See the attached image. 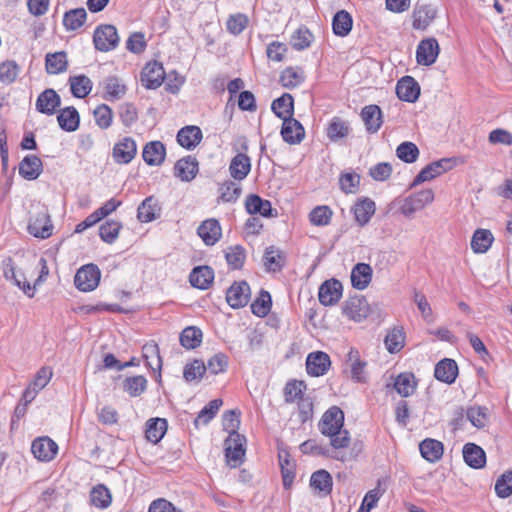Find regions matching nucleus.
<instances>
[{"label":"nucleus","mask_w":512,"mask_h":512,"mask_svg":"<svg viewBox=\"0 0 512 512\" xmlns=\"http://www.w3.org/2000/svg\"><path fill=\"white\" fill-rule=\"evenodd\" d=\"M344 412L338 406H332L322 415L318 429L322 435L330 437V444L335 449L346 448L350 444V434L343 430Z\"/></svg>","instance_id":"nucleus-1"},{"label":"nucleus","mask_w":512,"mask_h":512,"mask_svg":"<svg viewBox=\"0 0 512 512\" xmlns=\"http://www.w3.org/2000/svg\"><path fill=\"white\" fill-rule=\"evenodd\" d=\"M28 232L40 239H47L52 235L53 224L46 205L36 202L29 211Z\"/></svg>","instance_id":"nucleus-2"},{"label":"nucleus","mask_w":512,"mask_h":512,"mask_svg":"<svg viewBox=\"0 0 512 512\" xmlns=\"http://www.w3.org/2000/svg\"><path fill=\"white\" fill-rule=\"evenodd\" d=\"M246 438L239 433H230L225 440V456L227 463L231 467H237L242 464L245 456Z\"/></svg>","instance_id":"nucleus-3"},{"label":"nucleus","mask_w":512,"mask_h":512,"mask_svg":"<svg viewBox=\"0 0 512 512\" xmlns=\"http://www.w3.org/2000/svg\"><path fill=\"white\" fill-rule=\"evenodd\" d=\"M119 40L117 29L111 24L98 26L93 34L95 48L102 52L115 49L119 44Z\"/></svg>","instance_id":"nucleus-4"},{"label":"nucleus","mask_w":512,"mask_h":512,"mask_svg":"<svg viewBox=\"0 0 512 512\" xmlns=\"http://www.w3.org/2000/svg\"><path fill=\"white\" fill-rule=\"evenodd\" d=\"M101 278V272L97 265L86 264L75 274L74 283L77 289L83 292H90L96 289Z\"/></svg>","instance_id":"nucleus-5"},{"label":"nucleus","mask_w":512,"mask_h":512,"mask_svg":"<svg viewBox=\"0 0 512 512\" xmlns=\"http://www.w3.org/2000/svg\"><path fill=\"white\" fill-rule=\"evenodd\" d=\"M434 201V192L432 189H424L416 192L403 201L400 207L401 213L406 217H411L415 212L424 209L428 204Z\"/></svg>","instance_id":"nucleus-6"},{"label":"nucleus","mask_w":512,"mask_h":512,"mask_svg":"<svg viewBox=\"0 0 512 512\" xmlns=\"http://www.w3.org/2000/svg\"><path fill=\"white\" fill-rule=\"evenodd\" d=\"M453 167V160L451 158H442L426 165L419 174L414 178L411 188L423 182L430 181L435 177L449 171Z\"/></svg>","instance_id":"nucleus-7"},{"label":"nucleus","mask_w":512,"mask_h":512,"mask_svg":"<svg viewBox=\"0 0 512 512\" xmlns=\"http://www.w3.org/2000/svg\"><path fill=\"white\" fill-rule=\"evenodd\" d=\"M342 310L350 320L360 322L368 316L369 305L364 296L355 295L344 302Z\"/></svg>","instance_id":"nucleus-8"},{"label":"nucleus","mask_w":512,"mask_h":512,"mask_svg":"<svg viewBox=\"0 0 512 512\" xmlns=\"http://www.w3.org/2000/svg\"><path fill=\"white\" fill-rule=\"evenodd\" d=\"M251 290L246 281L234 282L226 292V301L233 309L242 308L250 300Z\"/></svg>","instance_id":"nucleus-9"},{"label":"nucleus","mask_w":512,"mask_h":512,"mask_svg":"<svg viewBox=\"0 0 512 512\" xmlns=\"http://www.w3.org/2000/svg\"><path fill=\"white\" fill-rule=\"evenodd\" d=\"M342 291V283L339 280L334 278L326 280L319 288V301L324 306H332L340 300Z\"/></svg>","instance_id":"nucleus-10"},{"label":"nucleus","mask_w":512,"mask_h":512,"mask_svg":"<svg viewBox=\"0 0 512 512\" xmlns=\"http://www.w3.org/2000/svg\"><path fill=\"white\" fill-rule=\"evenodd\" d=\"M283 140L291 145L299 144L305 137V130L302 124L295 118H284L281 127Z\"/></svg>","instance_id":"nucleus-11"},{"label":"nucleus","mask_w":512,"mask_h":512,"mask_svg":"<svg viewBox=\"0 0 512 512\" xmlns=\"http://www.w3.org/2000/svg\"><path fill=\"white\" fill-rule=\"evenodd\" d=\"M331 365L330 357L327 353L322 351L312 352L306 359V370L311 376L324 375Z\"/></svg>","instance_id":"nucleus-12"},{"label":"nucleus","mask_w":512,"mask_h":512,"mask_svg":"<svg viewBox=\"0 0 512 512\" xmlns=\"http://www.w3.org/2000/svg\"><path fill=\"white\" fill-rule=\"evenodd\" d=\"M360 117L365 125L368 133L374 134L379 131L383 124V114L378 105L371 104L364 106L361 110Z\"/></svg>","instance_id":"nucleus-13"},{"label":"nucleus","mask_w":512,"mask_h":512,"mask_svg":"<svg viewBox=\"0 0 512 512\" xmlns=\"http://www.w3.org/2000/svg\"><path fill=\"white\" fill-rule=\"evenodd\" d=\"M137 153L136 142L131 137H125L113 148V158L119 164L130 163Z\"/></svg>","instance_id":"nucleus-14"},{"label":"nucleus","mask_w":512,"mask_h":512,"mask_svg":"<svg viewBox=\"0 0 512 512\" xmlns=\"http://www.w3.org/2000/svg\"><path fill=\"white\" fill-rule=\"evenodd\" d=\"M58 450L57 444L49 437H40L35 439L31 445L33 455L41 461L52 460Z\"/></svg>","instance_id":"nucleus-15"},{"label":"nucleus","mask_w":512,"mask_h":512,"mask_svg":"<svg viewBox=\"0 0 512 512\" xmlns=\"http://www.w3.org/2000/svg\"><path fill=\"white\" fill-rule=\"evenodd\" d=\"M396 94L400 100L415 102L420 95V87L411 76L402 77L396 86Z\"/></svg>","instance_id":"nucleus-16"},{"label":"nucleus","mask_w":512,"mask_h":512,"mask_svg":"<svg viewBox=\"0 0 512 512\" xmlns=\"http://www.w3.org/2000/svg\"><path fill=\"white\" fill-rule=\"evenodd\" d=\"M199 163L193 156H186L179 159L174 166V174L182 181L189 182L193 180L199 170Z\"/></svg>","instance_id":"nucleus-17"},{"label":"nucleus","mask_w":512,"mask_h":512,"mask_svg":"<svg viewBox=\"0 0 512 512\" xmlns=\"http://www.w3.org/2000/svg\"><path fill=\"white\" fill-rule=\"evenodd\" d=\"M161 215V206L154 196L145 198L137 209V218L140 222L148 223Z\"/></svg>","instance_id":"nucleus-18"},{"label":"nucleus","mask_w":512,"mask_h":512,"mask_svg":"<svg viewBox=\"0 0 512 512\" xmlns=\"http://www.w3.org/2000/svg\"><path fill=\"white\" fill-rule=\"evenodd\" d=\"M439 53V45L436 39L422 40L416 51L417 64H433Z\"/></svg>","instance_id":"nucleus-19"},{"label":"nucleus","mask_w":512,"mask_h":512,"mask_svg":"<svg viewBox=\"0 0 512 512\" xmlns=\"http://www.w3.org/2000/svg\"><path fill=\"white\" fill-rule=\"evenodd\" d=\"M60 104V96L53 89H46L37 98L36 110L42 114L53 115Z\"/></svg>","instance_id":"nucleus-20"},{"label":"nucleus","mask_w":512,"mask_h":512,"mask_svg":"<svg viewBox=\"0 0 512 512\" xmlns=\"http://www.w3.org/2000/svg\"><path fill=\"white\" fill-rule=\"evenodd\" d=\"M197 233L206 245L212 246L221 238L222 230L218 220L211 218L202 222Z\"/></svg>","instance_id":"nucleus-21"},{"label":"nucleus","mask_w":512,"mask_h":512,"mask_svg":"<svg viewBox=\"0 0 512 512\" xmlns=\"http://www.w3.org/2000/svg\"><path fill=\"white\" fill-rule=\"evenodd\" d=\"M43 171V163L36 155H27L19 163V175L26 180L37 179Z\"/></svg>","instance_id":"nucleus-22"},{"label":"nucleus","mask_w":512,"mask_h":512,"mask_svg":"<svg viewBox=\"0 0 512 512\" xmlns=\"http://www.w3.org/2000/svg\"><path fill=\"white\" fill-rule=\"evenodd\" d=\"M140 77L145 88L156 89L164 82L166 72L164 66H144Z\"/></svg>","instance_id":"nucleus-23"},{"label":"nucleus","mask_w":512,"mask_h":512,"mask_svg":"<svg viewBox=\"0 0 512 512\" xmlns=\"http://www.w3.org/2000/svg\"><path fill=\"white\" fill-rule=\"evenodd\" d=\"M166 149L161 141L148 142L142 151L143 160L150 166H159L165 160Z\"/></svg>","instance_id":"nucleus-24"},{"label":"nucleus","mask_w":512,"mask_h":512,"mask_svg":"<svg viewBox=\"0 0 512 512\" xmlns=\"http://www.w3.org/2000/svg\"><path fill=\"white\" fill-rule=\"evenodd\" d=\"M203 138L201 129L198 126L190 125L181 128L177 133V142L185 149H194Z\"/></svg>","instance_id":"nucleus-25"},{"label":"nucleus","mask_w":512,"mask_h":512,"mask_svg":"<svg viewBox=\"0 0 512 512\" xmlns=\"http://www.w3.org/2000/svg\"><path fill=\"white\" fill-rule=\"evenodd\" d=\"M434 376L437 380L452 384L458 376V366L455 360L445 358L439 361L434 370Z\"/></svg>","instance_id":"nucleus-26"},{"label":"nucleus","mask_w":512,"mask_h":512,"mask_svg":"<svg viewBox=\"0 0 512 512\" xmlns=\"http://www.w3.org/2000/svg\"><path fill=\"white\" fill-rule=\"evenodd\" d=\"M347 364L351 370V378L358 383L366 382L365 368L367 362L360 358V353L357 349L351 348L347 354Z\"/></svg>","instance_id":"nucleus-27"},{"label":"nucleus","mask_w":512,"mask_h":512,"mask_svg":"<svg viewBox=\"0 0 512 512\" xmlns=\"http://www.w3.org/2000/svg\"><path fill=\"white\" fill-rule=\"evenodd\" d=\"M263 264L269 272H279L286 264V256L279 248L269 246L265 249Z\"/></svg>","instance_id":"nucleus-28"},{"label":"nucleus","mask_w":512,"mask_h":512,"mask_svg":"<svg viewBox=\"0 0 512 512\" xmlns=\"http://www.w3.org/2000/svg\"><path fill=\"white\" fill-rule=\"evenodd\" d=\"M373 270L369 264L358 263L351 271V283L357 290H364L372 280Z\"/></svg>","instance_id":"nucleus-29"},{"label":"nucleus","mask_w":512,"mask_h":512,"mask_svg":"<svg viewBox=\"0 0 512 512\" xmlns=\"http://www.w3.org/2000/svg\"><path fill=\"white\" fill-rule=\"evenodd\" d=\"M251 170L250 158L245 153L235 155L229 165V172L236 181L244 180Z\"/></svg>","instance_id":"nucleus-30"},{"label":"nucleus","mask_w":512,"mask_h":512,"mask_svg":"<svg viewBox=\"0 0 512 512\" xmlns=\"http://www.w3.org/2000/svg\"><path fill=\"white\" fill-rule=\"evenodd\" d=\"M214 279V271L209 266L195 267L189 275L191 285L198 289H208Z\"/></svg>","instance_id":"nucleus-31"},{"label":"nucleus","mask_w":512,"mask_h":512,"mask_svg":"<svg viewBox=\"0 0 512 512\" xmlns=\"http://www.w3.org/2000/svg\"><path fill=\"white\" fill-rule=\"evenodd\" d=\"M463 458L468 466L475 469L483 468L486 463V454L484 450L474 443H467L464 445Z\"/></svg>","instance_id":"nucleus-32"},{"label":"nucleus","mask_w":512,"mask_h":512,"mask_svg":"<svg viewBox=\"0 0 512 512\" xmlns=\"http://www.w3.org/2000/svg\"><path fill=\"white\" fill-rule=\"evenodd\" d=\"M310 486L320 495L328 496L332 491L333 480L326 470H318L311 475Z\"/></svg>","instance_id":"nucleus-33"},{"label":"nucleus","mask_w":512,"mask_h":512,"mask_svg":"<svg viewBox=\"0 0 512 512\" xmlns=\"http://www.w3.org/2000/svg\"><path fill=\"white\" fill-rule=\"evenodd\" d=\"M246 211L251 214H260L264 217L272 216V205L269 200H264L256 194H251L245 201Z\"/></svg>","instance_id":"nucleus-34"},{"label":"nucleus","mask_w":512,"mask_h":512,"mask_svg":"<svg viewBox=\"0 0 512 512\" xmlns=\"http://www.w3.org/2000/svg\"><path fill=\"white\" fill-rule=\"evenodd\" d=\"M375 209V202L371 199L363 198L358 200L353 207L356 222L360 226L366 225L374 215Z\"/></svg>","instance_id":"nucleus-35"},{"label":"nucleus","mask_w":512,"mask_h":512,"mask_svg":"<svg viewBox=\"0 0 512 512\" xmlns=\"http://www.w3.org/2000/svg\"><path fill=\"white\" fill-rule=\"evenodd\" d=\"M57 121L61 129L67 132H73L79 127L80 116L76 108L70 106L60 110L57 115Z\"/></svg>","instance_id":"nucleus-36"},{"label":"nucleus","mask_w":512,"mask_h":512,"mask_svg":"<svg viewBox=\"0 0 512 512\" xmlns=\"http://www.w3.org/2000/svg\"><path fill=\"white\" fill-rule=\"evenodd\" d=\"M419 449L422 457L431 463L438 461L444 451L442 442L431 438L423 440L419 444Z\"/></svg>","instance_id":"nucleus-37"},{"label":"nucleus","mask_w":512,"mask_h":512,"mask_svg":"<svg viewBox=\"0 0 512 512\" xmlns=\"http://www.w3.org/2000/svg\"><path fill=\"white\" fill-rule=\"evenodd\" d=\"M305 74L301 66H287L280 75L283 87L293 89L304 82Z\"/></svg>","instance_id":"nucleus-38"},{"label":"nucleus","mask_w":512,"mask_h":512,"mask_svg":"<svg viewBox=\"0 0 512 512\" xmlns=\"http://www.w3.org/2000/svg\"><path fill=\"white\" fill-rule=\"evenodd\" d=\"M271 109L280 119L291 118L294 114V99L291 94L284 93L272 102Z\"/></svg>","instance_id":"nucleus-39"},{"label":"nucleus","mask_w":512,"mask_h":512,"mask_svg":"<svg viewBox=\"0 0 512 512\" xmlns=\"http://www.w3.org/2000/svg\"><path fill=\"white\" fill-rule=\"evenodd\" d=\"M494 236L488 229H476L471 239V249L474 253H485L492 246Z\"/></svg>","instance_id":"nucleus-40"},{"label":"nucleus","mask_w":512,"mask_h":512,"mask_svg":"<svg viewBox=\"0 0 512 512\" xmlns=\"http://www.w3.org/2000/svg\"><path fill=\"white\" fill-rule=\"evenodd\" d=\"M167 420L164 418H151L146 422V438L148 441L157 444L167 431Z\"/></svg>","instance_id":"nucleus-41"},{"label":"nucleus","mask_w":512,"mask_h":512,"mask_svg":"<svg viewBox=\"0 0 512 512\" xmlns=\"http://www.w3.org/2000/svg\"><path fill=\"white\" fill-rule=\"evenodd\" d=\"M417 382L412 373H401L394 381V388L402 397L411 396L416 390Z\"/></svg>","instance_id":"nucleus-42"},{"label":"nucleus","mask_w":512,"mask_h":512,"mask_svg":"<svg viewBox=\"0 0 512 512\" xmlns=\"http://www.w3.org/2000/svg\"><path fill=\"white\" fill-rule=\"evenodd\" d=\"M278 457L281 467L283 486L284 488L289 489L295 478V464L290 459L289 453L286 451L280 452Z\"/></svg>","instance_id":"nucleus-43"},{"label":"nucleus","mask_w":512,"mask_h":512,"mask_svg":"<svg viewBox=\"0 0 512 512\" xmlns=\"http://www.w3.org/2000/svg\"><path fill=\"white\" fill-rule=\"evenodd\" d=\"M350 130L351 129L348 121H345L340 117H334L328 124L327 137L332 142H337L338 140L347 137L350 133Z\"/></svg>","instance_id":"nucleus-44"},{"label":"nucleus","mask_w":512,"mask_h":512,"mask_svg":"<svg viewBox=\"0 0 512 512\" xmlns=\"http://www.w3.org/2000/svg\"><path fill=\"white\" fill-rule=\"evenodd\" d=\"M352 24L353 21L351 15L345 10H340L333 17V32L337 36L344 37L351 31Z\"/></svg>","instance_id":"nucleus-45"},{"label":"nucleus","mask_w":512,"mask_h":512,"mask_svg":"<svg viewBox=\"0 0 512 512\" xmlns=\"http://www.w3.org/2000/svg\"><path fill=\"white\" fill-rule=\"evenodd\" d=\"M436 10L430 5H422L414 10L413 26L416 29H425L435 18Z\"/></svg>","instance_id":"nucleus-46"},{"label":"nucleus","mask_w":512,"mask_h":512,"mask_svg":"<svg viewBox=\"0 0 512 512\" xmlns=\"http://www.w3.org/2000/svg\"><path fill=\"white\" fill-rule=\"evenodd\" d=\"M142 351L147 367L153 371H160L162 368V359L158 345L154 342L147 343L143 346Z\"/></svg>","instance_id":"nucleus-47"},{"label":"nucleus","mask_w":512,"mask_h":512,"mask_svg":"<svg viewBox=\"0 0 512 512\" xmlns=\"http://www.w3.org/2000/svg\"><path fill=\"white\" fill-rule=\"evenodd\" d=\"M105 98L110 101L119 100L126 94V85L117 77L110 76L105 80Z\"/></svg>","instance_id":"nucleus-48"},{"label":"nucleus","mask_w":512,"mask_h":512,"mask_svg":"<svg viewBox=\"0 0 512 512\" xmlns=\"http://www.w3.org/2000/svg\"><path fill=\"white\" fill-rule=\"evenodd\" d=\"M69 83L71 92L76 98H85L92 90V82L85 75L71 76Z\"/></svg>","instance_id":"nucleus-49"},{"label":"nucleus","mask_w":512,"mask_h":512,"mask_svg":"<svg viewBox=\"0 0 512 512\" xmlns=\"http://www.w3.org/2000/svg\"><path fill=\"white\" fill-rule=\"evenodd\" d=\"M180 344L186 349H195L202 342V331L195 326L183 329L179 337Z\"/></svg>","instance_id":"nucleus-50"},{"label":"nucleus","mask_w":512,"mask_h":512,"mask_svg":"<svg viewBox=\"0 0 512 512\" xmlns=\"http://www.w3.org/2000/svg\"><path fill=\"white\" fill-rule=\"evenodd\" d=\"M90 501L95 507L107 508L112 502V496L104 484H98L90 492Z\"/></svg>","instance_id":"nucleus-51"},{"label":"nucleus","mask_w":512,"mask_h":512,"mask_svg":"<svg viewBox=\"0 0 512 512\" xmlns=\"http://www.w3.org/2000/svg\"><path fill=\"white\" fill-rule=\"evenodd\" d=\"M87 13L84 8L70 10L64 14L63 25L66 30L75 31L86 21Z\"/></svg>","instance_id":"nucleus-52"},{"label":"nucleus","mask_w":512,"mask_h":512,"mask_svg":"<svg viewBox=\"0 0 512 512\" xmlns=\"http://www.w3.org/2000/svg\"><path fill=\"white\" fill-rule=\"evenodd\" d=\"M313 40V34L306 27H300L291 35L290 44L295 50L301 51L308 48Z\"/></svg>","instance_id":"nucleus-53"},{"label":"nucleus","mask_w":512,"mask_h":512,"mask_svg":"<svg viewBox=\"0 0 512 512\" xmlns=\"http://www.w3.org/2000/svg\"><path fill=\"white\" fill-rule=\"evenodd\" d=\"M147 388V379L142 375L127 377L123 382V389L131 397L140 396Z\"/></svg>","instance_id":"nucleus-54"},{"label":"nucleus","mask_w":512,"mask_h":512,"mask_svg":"<svg viewBox=\"0 0 512 512\" xmlns=\"http://www.w3.org/2000/svg\"><path fill=\"white\" fill-rule=\"evenodd\" d=\"M219 199L222 202H236L240 197L242 189L240 184L227 180L219 186Z\"/></svg>","instance_id":"nucleus-55"},{"label":"nucleus","mask_w":512,"mask_h":512,"mask_svg":"<svg viewBox=\"0 0 512 512\" xmlns=\"http://www.w3.org/2000/svg\"><path fill=\"white\" fill-rule=\"evenodd\" d=\"M271 305V295L268 291L261 290L259 297L256 298L251 304V311L258 317H265L270 312Z\"/></svg>","instance_id":"nucleus-56"},{"label":"nucleus","mask_w":512,"mask_h":512,"mask_svg":"<svg viewBox=\"0 0 512 512\" xmlns=\"http://www.w3.org/2000/svg\"><path fill=\"white\" fill-rule=\"evenodd\" d=\"M121 228L122 224L120 222L107 220L99 227V236L104 242L112 244L117 239Z\"/></svg>","instance_id":"nucleus-57"},{"label":"nucleus","mask_w":512,"mask_h":512,"mask_svg":"<svg viewBox=\"0 0 512 512\" xmlns=\"http://www.w3.org/2000/svg\"><path fill=\"white\" fill-rule=\"evenodd\" d=\"M306 384L304 381L293 380L289 381L284 388V397L287 403H292L296 400L300 401L303 398Z\"/></svg>","instance_id":"nucleus-58"},{"label":"nucleus","mask_w":512,"mask_h":512,"mask_svg":"<svg viewBox=\"0 0 512 512\" xmlns=\"http://www.w3.org/2000/svg\"><path fill=\"white\" fill-rule=\"evenodd\" d=\"M397 157L405 163H414L419 157V149L413 142H403L396 149Z\"/></svg>","instance_id":"nucleus-59"},{"label":"nucleus","mask_w":512,"mask_h":512,"mask_svg":"<svg viewBox=\"0 0 512 512\" xmlns=\"http://www.w3.org/2000/svg\"><path fill=\"white\" fill-rule=\"evenodd\" d=\"M405 336L401 329H392L385 337L384 343L390 353L399 352L404 346Z\"/></svg>","instance_id":"nucleus-60"},{"label":"nucleus","mask_w":512,"mask_h":512,"mask_svg":"<svg viewBox=\"0 0 512 512\" xmlns=\"http://www.w3.org/2000/svg\"><path fill=\"white\" fill-rule=\"evenodd\" d=\"M332 210L326 205L315 207L309 214V219L313 225L326 226L332 218Z\"/></svg>","instance_id":"nucleus-61"},{"label":"nucleus","mask_w":512,"mask_h":512,"mask_svg":"<svg viewBox=\"0 0 512 512\" xmlns=\"http://www.w3.org/2000/svg\"><path fill=\"white\" fill-rule=\"evenodd\" d=\"M245 249L241 245H235L228 248L225 258L229 266L233 269L242 268L245 261Z\"/></svg>","instance_id":"nucleus-62"},{"label":"nucleus","mask_w":512,"mask_h":512,"mask_svg":"<svg viewBox=\"0 0 512 512\" xmlns=\"http://www.w3.org/2000/svg\"><path fill=\"white\" fill-rule=\"evenodd\" d=\"M93 114L96 124L101 129H108L111 126L113 120V111L108 105L101 104L97 106Z\"/></svg>","instance_id":"nucleus-63"},{"label":"nucleus","mask_w":512,"mask_h":512,"mask_svg":"<svg viewBox=\"0 0 512 512\" xmlns=\"http://www.w3.org/2000/svg\"><path fill=\"white\" fill-rule=\"evenodd\" d=\"M495 492L500 498H507L512 494V471H506L497 479Z\"/></svg>","instance_id":"nucleus-64"}]
</instances>
